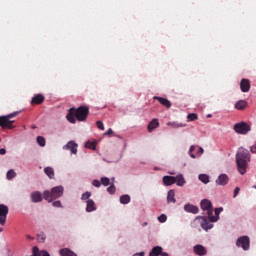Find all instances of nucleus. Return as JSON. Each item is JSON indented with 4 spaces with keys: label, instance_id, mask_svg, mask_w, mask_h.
Returning a JSON list of instances; mask_svg holds the SVG:
<instances>
[{
    "label": "nucleus",
    "instance_id": "1",
    "mask_svg": "<svg viewBox=\"0 0 256 256\" xmlns=\"http://www.w3.org/2000/svg\"><path fill=\"white\" fill-rule=\"evenodd\" d=\"M249 161H251V155L249 154V150L245 148H239L236 153V163L240 175H245V173H247Z\"/></svg>",
    "mask_w": 256,
    "mask_h": 256
},
{
    "label": "nucleus",
    "instance_id": "2",
    "mask_svg": "<svg viewBox=\"0 0 256 256\" xmlns=\"http://www.w3.org/2000/svg\"><path fill=\"white\" fill-rule=\"evenodd\" d=\"M88 116L89 107L80 106L77 109L70 108L66 119L69 121V123H76L77 121H87Z\"/></svg>",
    "mask_w": 256,
    "mask_h": 256
},
{
    "label": "nucleus",
    "instance_id": "3",
    "mask_svg": "<svg viewBox=\"0 0 256 256\" xmlns=\"http://www.w3.org/2000/svg\"><path fill=\"white\" fill-rule=\"evenodd\" d=\"M65 189L63 186H56L51 189V191L46 190L43 192V197L45 201H48V203H51L52 201H55V199H59V197H63V192Z\"/></svg>",
    "mask_w": 256,
    "mask_h": 256
},
{
    "label": "nucleus",
    "instance_id": "4",
    "mask_svg": "<svg viewBox=\"0 0 256 256\" xmlns=\"http://www.w3.org/2000/svg\"><path fill=\"white\" fill-rule=\"evenodd\" d=\"M18 114V112H14L6 116H0V127H2V129H15V126H13L15 120L11 119H13V117H17Z\"/></svg>",
    "mask_w": 256,
    "mask_h": 256
},
{
    "label": "nucleus",
    "instance_id": "5",
    "mask_svg": "<svg viewBox=\"0 0 256 256\" xmlns=\"http://www.w3.org/2000/svg\"><path fill=\"white\" fill-rule=\"evenodd\" d=\"M200 205L203 211H207L209 221L211 223H215V221H217V218L213 216V204H211V201H209L208 199H204L201 201Z\"/></svg>",
    "mask_w": 256,
    "mask_h": 256
},
{
    "label": "nucleus",
    "instance_id": "6",
    "mask_svg": "<svg viewBox=\"0 0 256 256\" xmlns=\"http://www.w3.org/2000/svg\"><path fill=\"white\" fill-rule=\"evenodd\" d=\"M234 131L239 135H247L251 131V126L246 122H240L234 125Z\"/></svg>",
    "mask_w": 256,
    "mask_h": 256
},
{
    "label": "nucleus",
    "instance_id": "7",
    "mask_svg": "<svg viewBox=\"0 0 256 256\" xmlns=\"http://www.w3.org/2000/svg\"><path fill=\"white\" fill-rule=\"evenodd\" d=\"M236 245L241 247L244 251H249L251 240L249 239V236H241L237 239Z\"/></svg>",
    "mask_w": 256,
    "mask_h": 256
},
{
    "label": "nucleus",
    "instance_id": "8",
    "mask_svg": "<svg viewBox=\"0 0 256 256\" xmlns=\"http://www.w3.org/2000/svg\"><path fill=\"white\" fill-rule=\"evenodd\" d=\"M7 215H9V207L0 204V225L4 226L7 223Z\"/></svg>",
    "mask_w": 256,
    "mask_h": 256
},
{
    "label": "nucleus",
    "instance_id": "9",
    "mask_svg": "<svg viewBox=\"0 0 256 256\" xmlns=\"http://www.w3.org/2000/svg\"><path fill=\"white\" fill-rule=\"evenodd\" d=\"M193 253L198 256L207 255V248L201 244H197L193 247Z\"/></svg>",
    "mask_w": 256,
    "mask_h": 256
},
{
    "label": "nucleus",
    "instance_id": "10",
    "mask_svg": "<svg viewBox=\"0 0 256 256\" xmlns=\"http://www.w3.org/2000/svg\"><path fill=\"white\" fill-rule=\"evenodd\" d=\"M215 183H216V185L225 187V185H227V183H229V176H227V174H221L218 176Z\"/></svg>",
    "mask_w": 256,
    "mask_h": 256
},
{
    "label": "nucleus",
    "instance_id": "11",
    "mask_svg": "<svg viewBox=\"0 0 256 256\" xmlns=\"http://www.w3.org/2000/svg\"><path fill=\"white\" fill-rule=\"evenodd\" d=\"M77 147H79V146L77 145V143H75V141H69L63 147V149H66L67 151H71V153H73L74 155H77Z\"/></svg>",
    "mask_w": 256,
    "mask_h": 256
},
{
    "label": "nucleus",
    "instance_id": "12",
    "mask_svg": "<svg viewBox=\"0 0 256 256\" xmlns=\"http://www.w3.org/2000/svg\"><path fill=\"white\" fill-rule=\"evenodd\" d=\"M240 88L242 93H249V90L251 89V83L248 79H242L240 82Z\"/></svg>",
    "mask_w": 256,
    "mask_h": 256
},
{
    "label": "nucleus",
    "instance_id": "13",
    "mask_svg": "<svg viewBox=\"0 0 256 256\" xmlns=\"http://www.w3.org/2000/svg\"><path fill=\"white\" fill-rule=\"evenodd\" d=\"M30 197L32 203H41V201H43V194L39 191L32 192Z\"/></svg>",
    "mask_w": 256,
    "mask_h": 256
},
{
    "label": "nucleus",
    "instance_id": "14",
    "mask_svg": "<svg viewBox=\"0 0 256 256\" xmlns=\"http://www.w3.org/2000/svg\"><path fill=\"white\" fill-rule=\"evenodd\" d=\"M153 99L159 101V103L163 105V107H166V109H171V101H169L167 98L154 96Z\"/></svg>",
    "mask_w": 256,
    "mask_h": 256
},
{
    "label": "nucleus",
    "instance_id": "15",
    "mask_svg": "<svg viewBox=\"0 0 256 256\" xmlns=\"http://www.w3.org/2000/svg\"><path fill=\"white\" fill-rule=\"evenodd\" d=\"M200 219H202L201 227L202 229H205V231H209V229H213V224L207 220V217L200 216Z\"/></svg>",
    "mask_w": 256,
    "mask_h": 256
},
{
    "label": "nucleus",
    "instance_id": "16",
    "mask_svg": "<svg viewBox=\"0 0 256 256\" xmlns=\"http://www.w3.org/2000/svg\"><path fill=\"white\" fill-rule=\"evenodd\" d=\"M157 127H159V119L154 118L148 124V127H147L148 132L153 133V131H155V129H157Z\"/></svg>",
    "mask_w": 256,
    "mask_h": 256
},
{
    "label": "nucleus",
    "instance_id": "17",
    "mask_svg": "<svg viewBox=\"0 0 256 256\" xmlns=\"http://www.w3.org/2000/svg\"><path fill=\"white\" fill-rule=\"evenodd\" d=\"M86 211L87 213H92V211H97V206H95V201H93V199H88L86 201Z\"/></svg>",
    "mask_w": 256,
    "mask_h": 256
},
{
    "label": "nucleus",
    "instance_id": "18",
    "mask_svg": "<svg viewBox=\"0 0 256 256\" xmlns=\"http://www.w3.org/2000/svg\"><path fill=\"white\" fill-rule=\"evenodd\" d=\"M177 179L174 176H164L163 177V183L166 185V187H169L173 184H175Z\"/></svg>",
    "mask_w": 256,
    "mask_h": 256
},
{
    "label": "nucleus",
    "instance_id": "19",
    "mask_svg": "<svg viewBox=\"0 0 256 256\" xmlns=\"http://www.w3.org/2000/svg\"><path fill=\"white\" fill-rule=\"evenodd\" d=\"M43 101H45V96H43L42 94H38L32 98L31 103L32 105H41Z\"/></svg>",
    "mask_w": 256,
    "mask_h": 256
},
{
    "label": "nucleus",
    "instance_id": "20",
    "mask_svg": "<svg viewBox=\"0 0 256 256\" xmlns=\"http://www.w3.org/2000/svg\"><path fill=\"white\" fill-rule=\"evenodd\" d=\"M184 210L187 212V213H194V214H197L199 213V207L195 206V205H191V204H186L184 206Z\"/></svg>",
    "mask_w": 256,
    "mask_h": 256
},
{
    "label": "nucleus",
    "instance_id": "21",
    "mask_svg": "<svg viewBox=\"0 0 256 256\" xmlns=\"http://www.w3.org/2000/svg\"><path fill=\"white\" fill-rule=\"evenodd\" d=\"M59 253L61 256H77L75 252L71 251L69 248H62Z\"/></svg>",
    "mask_w": 256,
    "mask_h": 256
},
{
    "label": "nucleus",
    "instance_id": "22",
    "mask_svg": "<svg viewBox=\"0 0 256 256\" xmlns=\"http://www.w3.org/2000/svg\"><path fill=\"white\" fill-rule=\"evenodd\" d=\"M44 173L49 177V179H55V170L51 167H46Z\"/></svg>",
    "mask_w": 256,
    "mask_h": 256
},
{
    "label": "nucleus",
    "instance_id": "23",
    "mask_svg": "<svg viewBox=\"0 0 256 256\" xmlns=\"http://www.w3.org/2000/svg\"><path fill=\"white\" fill-rule=\"evenodd\" d=\"M163 248L161 246H155L149 253V256H159L161 255Z\"/></svg>",
    "mask_w": 256,
    "mask_h": 256
},
{
    "label": "nucleus",
    "instance_id": "24",
    "mask_svg": "<svg viewBox=\"0 0 256 256\" xmlns=\"http://www.w3.org/2000/svg\"><path fill=\"white\" fill-rule=\"evenodd\" d=\"M167 203H176L175 190H169L167 194Z\"/></svg>",
    "mask_w": 256,
    "mask_h": 256
},
{
    "label": "nucleus",
    "instance_id": "25",
    "mask_svg": "<svg viewBox=\"0 0 256 256\" xmlns=\"http://www.w3.org/2000/svg\"><path fill=\"white\" fill-rule=\"evenodd\" d=\"M245 107H247V101L245 100H240L235 104V108L238 109L239 111H243Z\"/></svg>",
    "mask_w": 256,
    "mask_h": 256
},
{
    "label": "nucleus",
    "instance_id": "26",
    "mask_svg": "<svg viewBox=\"0 0 256 256\" xmlns=\"http://www.w3.org/2000/svg\"><path fill=\"white\" fill-rule=\"evenodd\" d=\"M120 203L122 204V205H128V203H131V196H129V195H122L121 197H120Z\"/></svg>",
    "mask_w": 256,
    "mask_h": 256
},
{
    "label": "nucleus",
    "instance_id": "27",
    "mask_svg": "<svg viewBox=\"0 0 256 256\" xmlns=\"http://www.w3.org/2000/svg\"><path fill=\"white\" fill-rule=\"evenodd\" d=\"M176 179V185L178 187H183V185H185V178L183 177V175H178L175 177Z\"/></svg>",
    "mask_w": 256,
    "mask_h": 256
},
{
    "label": "nucleus",
    "instance_id": "28",
    "mask_svg": "<svg viewBox=\"0 0 256 256\" xmlns=\"http://www.w3.org/2000/svg\"><path fill=\"white\" fill-rule=\"evenodd\" d=\"M15 177H17V173L15 172V170L10 169L7 173H6V178L8 181H11L12 179H15Z\"/></svg>",
    "mask_w": 256,
    "mask_h": 256
},
{
    "label": "nucleus",
    "instance_id": "29",
    "mask_svg": "<svg viewBox=\"0 0 256 256\" xmlns=\"http://www.w3.org/2000/svg\"><path fill=\"white\" fill-rule=\"evenodd\" d=\"M86 149H92L93 151H95L96 147H97V142L95 141H87L85 144Z\"/></svg>",
    "mask_w": 256,
    "mask_h": 256
},
{
    "label": "nucleus",
    "instance_id": "30",
    "mask_svg": "<svg viewBox=\"0 0 256 256\" xmlns=\"http://www.w3.org/2000/svg\"><path fill=\"white\" fill-rule=\"evenodd\" d=\"M199 179L202 183H205V185H207V183H209V175H207V174H200Z\"/></svg>",
    "mask_w": 256,
    "mask_h": 256
},
{
    "label": "nucleus",
    "instance_id": "31",
    "mask_svg": "<svg viewBox=\"0 0 256 256\" xmlns=\"http://www.w3.org/2000/svg\"><path fill=\"white\" fill-rule=\"evenodd\" d=\"M101 183L102 185H104V187H108V185H111V180L107 177H102Z\"/></svg>",
    "mask_w": 256,
    "mask_h": 256
},
{
    "label": "nucleus",
    "instance_id": "32",
    "mask_svg": "<svg viewBox=\"0 0 256 256\" xmlns=\"http://www.w3.org/2000/svg\"><path fill=\"white\" fill-rule=\"evenodd\" d=\"M187 119L188 121H197L199 117L197 116L196 113H191V114H188Z\"/></svg>",
    "mask_w": 256,
    "mask_h": 256
},
{
    "label": "nucleus",
    "instance_id": "33",
    "mask_svg": "<svg viewBox=\"0 0 256 256\" xmlns=\"http://www.w3.org/2000/svg\"><path fill=\"white\" fill-rule=\"evenodd\" d=\"M37 143L40 145V147H45V138L43 136H38Z\"/></svg>",
    "mask_w": 256,
    "mask_h": 256
},
{
    "label": "nucleus",
    "instance_id": "34",
    "mask_svg": "<svg viewBox=\"0 0 256 256\" xmlns=\"http://www.w3.org/2000/svg\"><path fill=\"white\" fill-rule=\"evenodd\" d=\"M108 193H110V195H114L115 191H117V189L115 188V184H111L108 188H107Z\"/></svg>",
    "mask_w": 256,
    "mask_h": 256
},
{
    "label": "nucleus",
    "instance_id": "35",
    "mask_svg": "<svg viewBox=\"0 0 256 256\" xmlns=\"http://www.w3.org/2000/svg\"><path fill=\"white\" fill-rule=\"evenodd\" d=\"M96 127L100 129L101 131H105V125L103 124V121H97Z\"/></svg>",
    "mask_w": 256,
    "mask_h": 256
},
{
    "label": "nucleus",
    "instance_id": "36",
    "mask_svg": "<svg viewBox=\"0 0 256 256\" xmlns=\"http://www.w3.org/2000/svg\"><path fill=\"white\" fill-rule=\"evenodd\" d=\"M195 151V145H192L189 149V155L192 159H196L197 156H195V154H193V152Z\"/></svg>",
    "mask_w": 256,
    "mask_h": 256
},
{
    "label": "nucleus",
    "instance_id": "37",
    "mask_svg": "<svg viewBox=\"0 0 256 256\" xmlns=\"http://www.w3.org/2000/svg\"><path fill=\"white\" fill-rule=\"evenodd\" d=\"M89 197H91V192H86L82 194V201H87V199H89Z\"/></svg>",
    "mask_w": 256,
    "mask_h": 256
},
{
    "label": "nucleus",
    "instance_id": "38",
    "mask_svg": "<svg viewBox=\"0 0 256 256\" xmlns=\"http://www.w3.org/2000/svg\"><path fill=\"white\" fill-rule=\"evenodd\" d=\"M158 221H159L160 223H165V221H167V215L161 214V215L158 217Z\"/></svg>",
    "mask_w": 256,
    "mask_h": 256
},
{
    "label": "nucleus",
    "instance_id": "39",
    "mask_svg": "<svg viewBox=\"0 0 256 256\" xmlns=\"http://www.w3.org/2000/svg\"><path fill=\"white\" fill-rule=\"evenodd\" d=\"M172 127H174V129H179V127H187V124L172 123Z\"/></svg>",
    "mask_w": 256,
    "mask_h": 256
},
{
    "label": "nucleus",
    "instance_id": "40",
    "mask_svg": "<svg viewBox=\"0 0 256 256\" xmlns=\"http://www.w3.org/2000/svg\"><path fill=\"white\" fill-rule=\"evenodd\" d=\"M39 243H45V234H39L37 236Z\"/></svg>",
    "mask_w": 256,
    "mask_h": 256
},
{
    "label": "nucleus",
    "instance_id": "41",
    "mask_svg": "<svg viewBox=\"0 0 256 256\" xmlns=\"http://www.w3.org/2000/svg\"><path fill=\"white\" fill-rule=\"evenodd\" d=\"M214 211H215V215H216L214 217L217 220V219H219V213H221V211H223V208H216Z\"/></svg>",
    "mask_w": 256,
    "mask_h": 256
},
{
    "label": "nucleus",
    "instance_id": "42",
    "mask_svg": "<svg viewBox=\"0 0 256 256\" xmlns=\"http://www.w3.org/2000/svg\"><path fill=\"white\" fill-rule=\"evenodd\" d=\"M39 248L37 246L33 247V255L32 256H39Z\"/></svg>",
    "mask_w": 256,
    "mask_h": 256
},
{
    "label": "nucleus",
    "instance_id": "43",
    "mask_svg": "<svg viewBox=\"0 0 256 256\" xmlns=\"http://www.w3.org/2000/svg\"><path fill=\"white\" fill-rule=\"evenodd\" d=\"M92 185L94 187H101V182L99 180H93Z\"/></svg>",
    "mask_w": 256,
    "mask_h": 256
},
{
    "label": "nucleus",
    "instance_id": "44",
    "mask_svg": "<svg viewBox=\"0 0 256 256\" xmlns=\"http://www.w3.org/2000/svg\"><path fill=\"white\" fill-rule=\"evenodd\" d=\"M52 205H53V207H63V205L61 204V201H54L53 203H52Z\"/></svg>",
    "mask_w": 256,
    "mask_h": 256
},
{
    "label": "nucleus",
    "instance_id": "45",
    "mask_svg": "<svg viewBox=\"0 0 256 256\" xmlns=\"http://www.w3.org/2000/svg\"><path fill=\"white\" fill-rule=\"evenodd\" d=\"M241 191V189L239 188V187H236L235 189H234V195H233V197L235 198V197H237L238 195H239V192Z\"/></svg>",
    "mask_w": 256,
    "mask_h": 256
},
{
    "label": "nucleus",
    "instance_id": "46",
    "mask_svg": "<svg viewBox=\"0 0 256 256\" xmlns=\"http://www.w3.org/2000/svg\"><path fill=\"white\" fill-rule=\"evenodd\" d=\"M39 256H51V255H50L49 252H47L46 250H42V251L40 252Z\"/></svg>",
    "mask_w": 256,
    "mask_h": 256
},
{
    "label": "nucleus",
    "instance_id": "47",
    "mask_svg": "<svg viewBox=\"0 0 256 256\" xmlns=\"http://www.w3.org/2000/svg\"><path fill=\"white\" fill-rule=\"evenodd\" d=\"M104 135H113V129H108Z\"/></svg>",
    "mask_w": 256,
    "mask_h": 256
},
{
    "label": "nucleus",
    "instance_id": "48",
    "mask_svg": "<svg viewBox=\"0 0 256 256\" xmlns=\"http://www.w3.org/2000/svg\"><path fill=\"white\" fill-rule=\"evenodd\" d=\"M198 153L199 155H203V153H205V150H203V147L198 148Z\"/></svg>",
    "mask_w": 256,
    "mask_h": 256
},
{
    "label": "nucleus",
    "instance_id": "49",
    "mask_svg": "<svg viewBox=\"0 0 256 256\" xmlns=\"http://www.w3.org/2000/svg\"><path fill=\"white\" fill-rule=\"evenodd\" d=\"M251 153H256V142L255 144L251 147Z\"/></svg>",
    "mask_w": 256,
    "mask_h": 256
},
{
    "label": "nucleus",
    "instance_id": "50",
    "mask_svg": "<svg viewBox=\"0 0 256 256\" xmlns=\"http://www.w3.org/2000/svg\"><path fill=\"white\" fill-rule=\"evenodd\" d=\"M7 153V150L5 148L0 149V155H5Z\"/></svg>",
    "mask_w": 256,
    "mask_h": 256
},
{
    "label": "nucleus",
    "instance_id": "51",
    "mask_svg": "<svg viewBox=\"0 0 256 256\" xmlns=\"http://www.w3.org/2000/svg\"><path fill=\"white\" fill-rule=\"evenodd\" d=\"M160 256H169V254H168L167 252H163V251H161Z\"/></svg>",
    "mask_w": 256,
    "mask_h": 256
},
{
    "label": "nucleus",
    "instance_id": "52",
    "mask_svg": "<svg viewBox=\"0 0 256 256\" xmlns=\"http://www.w3.org/2000/svg\"><path fill=\"white\" fill-rule=\"evenodd\" d=\"M138 255L139 256H145V252H140Z\"/></svg>",
    "mask_w": 256,
    "mask_h": 256
},
{
    "label": "nucleus",
    "instance_id": "53",
    "mask_svg": "<svg viewBox=\"0 0 256 256\" xmlns=\"http://www.w3.org/2000/svg\"><path fill=\"white\" fill-rule=\"evenodd\" d=\"M0 233H3V228H0Z\"/></svg>",
    "mask_w": 256,
    "mask_h": 256
},
{
    "label": "nucleus",
    "instance_id": "54",
    "mask_svg": "<svg viewBox=\"0 0 256 256\" xmlns=\"http://www.w3.org/2000/svg\"><path fill=\"white\" fill-rule=\"evenodd\" d=\"M27 239H33L31 236H27Z\"/></svg>",
    "mask_w": 256,
    "mask_h": 256
},
{
    "label": "nucleus",
    "instance_id": "55",
    "mask_svg": "<svg viewBox=\"0 0 256 256\" xmlns=\"http://www.w3.org/2000/svg\"><path fill=\"white\" fill-rule=\"evenodd\" d=\"M207 117H208V118H209V117H212V115H211V114H208Z\"/></svg>",
    "mask_w": 256,
    "mask_h": 256
}]
</instances>
